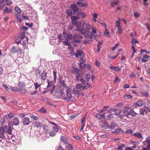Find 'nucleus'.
<instances>
[{
  "instance_id": "0e129e2a",
  "label": "nucleus",
  "mask_w": 150,
  "mask_h": 150,
  "mask_svg": "<svg viewBox=\"0 0 150 150\" xmlns=\"http://www.w3.org/2000/svg\"><path fill=\"white\" fill-rule=\"evenodd\" d=\"M56 133L53 131H51L50 133V135L51 136H54L55 135Z\"/></svg>"
},
{
  "instance_id": "1a4fd4ad",
  "label": "nucleus",
  "mask_w": 150,
  "mask_h": 150,
  "mask_svg": "<svg viewBox=\"0 0 150 150\" xmlns=\"http://www.w3.org/2000/svg\"><path fill=\"white\" fill-rule=\"evenodd\" d=\"M66 96L67 98L65 97L63 98V99L67 101H70V99L72 97V95L70 93V92H66Z\"/></svg>"
},
{
  "instance_id": "c03bdc74",
  "label": "nucleus",
  "mask_w": 150,
  "mask_h": 150,
  "mask_svg": "<svg viewBox=\"0 0 150 150\" xmlns=\"http://www.w3.org/2000/svg\"><path fill=\"white\" fill-rule=\"evenodd\" d=\"M57 71H55V70H54L53 71V76H54V81H56V73Z\"/></svg>"
},
{
  "instance_id": "a211bd4d",
  "label": "nucleus",
  "mask_w": 150,
  "mask_h": 150,
  "mask_svg": "<svg viewBox=\"0 0 150 150\" xmlns=\"http://www.w3.org/2000/svg\"><path fill=\"white\" fill-rule=\"evenodd\" d=\"M47 77V73L45 71H43L41 75V79L42 80H44L46 79Z\"/></svg>"
},
{
  "instance_id": "39448f33",
  "label": "nucleus",
  "mask_w": 150,
  "mask_h": 150,
  "mask_svg": "<svg viewBox=\"0 0 150 150\" xmlns=\"http://www.w3.org/2000/svg\"><path fill=\"white\" fill-rule=\"evenodd\" d=\"M126 108L127 110H124L123 112V113L125 116L128 117L129 115H130V110L131 108L129 107H125Z\"/></svg>"
},
{
  "instance_id": "338daca9",
  "label": "nucleus",
  "mask_w": 150,
  "mask_h": 150,
  "mask_svg": "<svg viewBox=\"0 0 150 150\" xmlns=\"http://www.w3.org/2000/svg\"><path fill=\"white\" fill-rule=\"evenodd\" d=\"M136 76V75L132 72V73L131 74H130V77L131 79H132L134 78Z\"/></svg>"
},
{
  "instance_id": "3c124183",
  "label": "nucleus",
  "mask_w": 150,
  "mask_h": 150,
  "mask_svg": "<svg viewBox=\"0 0 150 150\" xmlns=\"http://www.w3.org/2000/svg\"><path fill=\"white\" fill-rule=\"evenodd\" d=\"M34 85L35 86V89L36 90L40 86V84H39L38 83L36 82L34 83Z\"/></svg>"
},
{
  "instance_id": "6e6d98bb",
  "label": "nucleus",
  "mask_w": 150,
  "mask_h": 150,
  "mask_svg": "<svg viewBox=\"0 0 150 150\" xmlns=\"http://www.w3.org/2000/svg\"><path fill=\"white\" fill-rule=\"evenodd\" d=\"M25 25H27L30 28H31V27H32L33 26V25L32 23H25Z\"/></svg>"
},
{
  "instance_id": "8fccbe9b",
  "label": "nucleus",
  "mask_w": 150,
  "mask_h": 150,
  "mask_svg": "<svg viewBox=\"0 0 150 150\" xmlns=\"http://www.w3.org/2000/svg\"><path fill=\"white\" fill-rule=\"evenodd\" d=\"M86 114L85 116L83 117L82 118L81 120V123H84V122L86 121Z\"/></svg>"
},
{
  "instance_id": "9d476101",
  "label": "nucleus",
  "mask_w": 150,
  "mask_h": 150,
  "mask_svg": "<svg viewBox=\"0 0 150 150\" xmlns=\"http://www.w3.org/2000/svg\"><path fill=\"white\" fill-rule=\"evenodd\" d=\"M70 8L74 12H77L79 10L78 7L74 4L71 6Z\"/></svg>"
},
{
  "instance_id": "473e14b6",
  "label": "nucleus",
  "mask_w": 150,
  "mask_h": 150,
  "mask_svg": "<svg viewBox=\"0 0 150 150\" xmlns=\"http://www.w3.org/2000/svg\"><path fill=\"white\" fill-rule=\"evenodd\" d=\"M15 10L16 12L18 14H20L21 13V10L20 8L18 7H16L15 8Z\"/></svg>"
},
{
  "instance_id": "680f3d73",
  "label": "nucleus",
  "mask_w": 150,
  "mask_h": 150,
  "mask_svg": "<svg viewBox=\"0 0 150 150\" xmlns=\"http://www.w3.org/2000/svg\"><path fill=\"white\" fill-rule=\"evenodd\" d=\"M58 126H57L53 127H52V129L54 131L57 132L58 131Z\"/></svg>"
},
{
  "instance_id": "58836bf2",
  "label": "nucleus",
  "mask_w": 150,
  "mask_h": 150,
  "mask_svg": "<svg viewBox=\"0 0 150 150\" xmlns=\"http://www.w3.org/2000/svg\"><path fill=\"white\" fill-rule=\"evenodd\" d=\"M114 115L112 114H110L107 116V119L110 120L113 117Z\"/></svg>"
},
{
  "instance_id": "4be33fe9",
  "label": "nucleus",
  "mask_w": 150,
  "mask_h": 150,
  "mask_svg": "<svg viewBox=\"0 0 150 150\" xmlns=\"http://www.w3.org/2000/svg\"><path fill=\"white\" fill-rule=\"evenodd\" d=\"M77 53L75 55L76 57H79V56H81L82 54V51L79 50H77Z\"/></svg>"
},
{
  "instance_id": "4468645a",
  "label": "nucleus",
  "mask_w": 150,
  "mask_h": 150,
  "mask_svg": "<svg viewBox=\"0 0 150 150\" xmlns=\"http://www.w3.org/2000/svg\"><path fill=\"white\" fill-rule=\"evenodd\" d=\"M123 131V130L121 128H119L115 129L114 131L112 132L113 133H115L117 134H119L122 133Z\"/></svg>"
},
{
  "instance_id": "393cba45",
  "label": "nucleus",
  "mask_w": 150,
  "mask_h": 150,
  "mask_svg": "<svg viewBox=\"0 0 150 150\" xmlns=\"http://www.w3.org/2000/svg\"><path fill=\"white\" fill-rule=\"evenodd\" d=\"M74 38H77V39H81L83 38V37L80 35L76 34L73 36Z\"/></svg>"
},
{
  "instance_id": "dca6fc26",
  "label": "nucleus",
  "mask_w": 150,
  "mask_h": 150,
  "mask_svg": "<svg viewBox=\"0 0 150 150\" xmlns=\"http://www.w3.org/2000/svg\"><path fill=\"white\" fill-rule=\"evenodd\" d=\"M100 127L104 129L108 128V125L106 123H102L100 125Z\"/></svg>"
},
{
  "instance_id": "bf43d9fd",
  "label": "nucleus",
  "mask_w": 150,
  "mask_h": 150,
  "mask_svg": "<svg viewBox=\"0 0 150 150\" xmlns=\"http://www.w3.org/2000/svg\"><path fill=\"white\" fill-rule=\"evenodd\" d=\"M132 97V96L130 95H125L124 96V98L126 99H128L129 98H131Z\"/></svg>"
},
{
  "instance_id": "864d4df0",
  "label": "nucleus",
  "mask_w": 150,
  "mask_h": 150,
  "mask_svg": "<svg viewBox=\"0 0 150 150\" xmlns=\"http://www.w3.org/2000/svg\"><path fill=\"white\" fill-rule=\"evenodd\" d=\"M78 115V114H74L72 115H71L70 117V119L71 120L72 119L76 117H77Z\"/></svg>"
},
{
  "instance_id": "c9c22d12",
  "label": "nucleus",
  "mask_w": 150,
  "mask_h": 150,
  "mask_svg": "<svg viewBox=\"0 0 150 150\" xmlns=\"http://www.w3.org/2000/svg\"><path fill=\"white\" fill-rule=\"evenodd\" d=\"M30 117L32 118L34 120H37L38 119V117L33 114H30L29 115Z\"/></svg>"
},
{
  "instance_id": "412c9836",
  "label": "nucleus",
  "mask_w": 150,
  "mask_h": 150,
  "mask_svg": "<svg viewBox=\"0 0 150 150\" xmlns=\"http://www.w3.org/2000/svg\"><path fill=\"white\" fill-rule=\"evenodd\" d=\"M65 86V83L64 80H63L61 82H59L58 84V87H60L62 86L64 87Z\"/></svg>"
},
{
  "instance_id": "49530a36",
  "label": "nucleus",
  "mask_w": 150,
  "mask_h": 150,
  "mask_svg": "<svg viewBox=\"0 0 150 150\" xmlns=\"http://www.w3.org/2000/svg\"><path fill=\"white\" fill-rule=\"evenodd\" d=\"M8 116L9 119H11L14 116V114L12 113L11 112L8 114Z\"/></svg>"
},
{
  "instance_id": "052dcab7",
  "label": "nucleus",
  "mask_w": 150,
  "mask_h": 150,
  "mask_svg": "<svg viewBox=\"0 0 150 150\" xmlns=\"http://www.w3.org/2000/svg\"><path fill=\"white\" fill-rule=\"evenodd\" d=\"M83 67H85L88 70H91V66L89 65H87L85 64V65H84V66Z\"/></svg>"
},
{
  "instance_id": "9b49d317",
  "label": "nucleus",
  "mask_w": 150,
  "mask_h": 150,
  "mask_svg": "<svg viewBox=\"0 0 150 150\" xmlns=\"http://www.w3.org/2000/svg\"><path fill=\"white\" fill-rule=\"evenodd\" d=\"M19 123V119L17 117L14 118L12 124L13 125L17 126L18 125Z\"/></svg>"
},
{
  "instance_id": "69168bd1",
  "label": "nucleus",
  "mask_w": 150,
  "mask_h": 150,
  "mask_svg": "<svg viewBox=\"0 0 150 150\" xmlns=\"http://www.w3.org/2000/svg\"><path fill=\"white\" fill-rule=\"evenodd\" d=\"M116 24L117 27L118 28L121 27L120 25V22L119 21H117L116 22Z\"/></svg>"
},
{
  "instance_id": "09e8293b",
  "label": "nucleus",
  "mask_w": 150,
  "mask_h": 150,
  "mask_svg": "<svg viewBox=\"0 0 150 150\" xmlns=\"http://www.w3.org/2000/svg\"><path fill=\"white\" fill-rule=\"evenodd\" d=\"M66 13L68 16H71L72 14V11L71 10H68L66 11Z\"/></svg>"
},
{
  "instance_id": "de8ad7c7",
  "label": "nucleus",
  "mask_w": 150,
  "mask_h": 150,
  "mask_svg": "<svg viewBox=\"0 0 150 150\" xmlns=\"http://www.w3.org/2000/svg\"><path fill=\"white\" fill-rule=\"evenodd\" d=\"M64 87H63L61 88L59 90V93H60V94L62 96L63 95H64Z\"/></svg>"
},
{
  "instance_id": "72a5a7b5",
  "label": "nucleus",
  "mask_w": 150,
  "mask_h": 150,
  "mask_svg": "<svg viewBox=\"0 0 150 150\" xmlns=\"http://www.w3.org/2000/svg\"><path fill=\"white\" fill-rule=\"evenodd\" d=\"M11 11V9H9L7 7H5L4 10V12H6L7 13H8Z\"/></svg>"
},
{
  "instance_id": "2f4dec72",
  "label": "nucleus",
  "mask_w": 150,
  "mask_h": 150,
  "mask_svg": "<svg viewBox=\"0 0 150 150\" xmlns=\"http://www.w3.org/2000/svg\"><path fill=\"white\" fill-rule=\"evenodd\" d=\"M137 113L134 112V110L130 109V115L132 117H134L136 115Z\"/></svg>"
},
{
  "instance_id": "4d7b16f0",
  "label": "nucleus",
  "mask_w": 150,
  "mask_h": 150,
  "mask_svg": "<svg viewBox=\"0 0 150 150\" xmlns=\"http://www.w3.org/2000/svg\"><path fill=\"white\" fill-rule=\"evenodd\" d=\"M56 87V86L54 84H53V85L52 87V88L51 89V90L50 91V92L51 93H53Z\"/></svg>"
},
{
  "instance_id": "c85d7f7f",
  "label": "nucleus",
  "mask_w": 150,
  "mask_h": 150,
  "mask_svg": "<svg viewBox=\"0 0 150 150\" xmlns=\"http://www.w3.org/2000/svg\"><path fill=\"white\" fill-rule=\"evenodd\" d=\"M96 117L99 119H102L103 118H105V114L103 115H100V114H97L96 116Z\"/></svg>"
},
{
  "instance_id": "f3484780",
  "label": "nucleus",
  "mask_w": 150,
  "mask_h": 150,
  "mask_svg": "<svg viewBox=\"0 0 150 150\" xmlns=\"http://www.w3.org/2000/svg\"><path fill=\"white\" fill-rule=\"evenodd\" d=\"M76 4L78 5L81 7H86L87 6V4H84L83 2H77Z\"/></svg>"
},
{
  "instance_id": "f704fd0d",
  "label": "nucleus",
  "mask_w": 150,
  "mask_h": 150,
  "mask_svg": "<svg viewBox=\"0 0 150 150\" xmlns=\"http://www.w3.org/2000/svg\"><path fill=\"white\" fill-rule=\"evenodd\" d=\"M115 111H114L115 112V114L116 115H120L121 112V110L119 109H115Z\"/></svg>"
},
{
  "instance_id": "e433bc0d",
  "label": "nucleus",
  "mask_w": 150,
  "mask_h": 150,
  "mask_svg": "<svg viewBox=\"0 0 150 150\" xmlns=\"http://www.w3.org/2000/svg\"><path fill=\"white\" fill-rule=\"evenodd\" d=\"M84 78L88 81H89L91 79V76L89 74H86L84 76Z\"/></svg>"
},
{
  "instance_id": "cd10ccee",
  "label": "nucleus",
  "mask_w": 150,
  "mask_h": 150,
  "mask_svg": "<svg viewBox=\"0 0 150 150\" xmlns=\"http://www.w3.org/2000/svg\"><path fill=\"white\" fill-rule=\"evenodd\" d=\"M11 51L13 54H15L18 52L17 49L14 46H12Z\"/></svg>"
},
{
  "instance_id": "13d9d810",
  "label": "nucleus",
  "mask_w": 150,
  "mask_h": 150,
  "mask_svg": "<svg viewBox=\"0 0 150 150\" xmlns=\"http://www.w3.org/2000/svg\"><path fill=\"white\" fill-rule=\"evenodd\" d=\"M144 111L143 108L139 110V114L142 115H144Z\"/></svg>"
},
{
  "instance_id": "5701e85b",
  "label": "nucleus",
  "mask_w": 150,
  "mask_h": 150,
  "mask_svg": "<svg viewBox=\"0 0 150 150\" xmlns=\"http://www.w3.org/2000/svg\"><path fill=\"white\" fill-rule=\"evenodd\" d=\"M144 112L148 113L150 112V108L147 106H144L143 108Z\"/></svg>"
},
{
  "instance_id": "603ef678",
  "label": "nucleus",
  "mask_w": 150,
  "mask_h": 150,
  "mask_svg": "<svg viewBox=\"0 0 150 150\" xmlns=\"http://www.w3.org/2000/svg\"><path fill=\"white\" fill-rule=\"evenodd\" d=\"M119 1H117L116 2H115L111 3L110 4V5L113 7H114L115 5H117Z\"/></svg>"
},
{
  "instance_id": "f8f14e48",
  "label": "nucleus",
  "mask_w": 150,
  "mask_h": 150,
  "mask_svg": "<svg viewBox=\"0 0 150 150\" xmlns=\"http://www.w3.org/2000/svg\"><path fill=\"white\" fill-rule=\"evenodd\" d=\"M117 125V124L112 122L110 123V125H108V128L113 129Z\"/></svg>"
},
{
  "instance_id": "0eeeda50",
  "label": "nucleus",
  "mask_w": 150,
  "mask_h": 150,
  "mask_svg": "<svg viewBox=\"0 0 150 150\" xmlns=\"http://www.w3.org/2000/svg\"><path fill=\"white\" fill-rule=\"evenodd\" d=\"M71 19L73 24L76 25L77 23V21L79 19L78 17L75 16H71Z\"/></svg>"
},
{
  "instance_id": "7ed1b4c3",
  "label": "nucleus",
  "mask_w": 150,
  "mask_h": 150,
  "mask_svg": "<svg viewBox=\"0 0 150 150\" xmlns=\"http://www.w3.org/2000/svg\"><path fill=\"white\" fill-rule=\"evenodd\" d=\"M22 122L24 125L27 126L29 125L30 121L29 118L25 117L22 119Z\"/></svg>"
},
{
  "instance_id": "f03ea898",
  "label": "nucleus",
  "mask_w": 150,
  "mask_h": 150,
  "mask_svg": "<svg viewBox=\"0 0 150 150\" xmlns=\"http://www.w3.org/2000/svg\"><path fill=\"white\" fill-rule=\"evenodd\" d=\"M74 73L76 75V77L77 81L81 82L82 84L84 85L88 83L87 81L84 79V78H81L84 75V73L79 69L76 68H74Z\"/></svg>"
},
{
  "instance_id": "6ab92c4d",
  "label": "nucleus",
  "mask_w": 150,
  "mask_h": 150,
  "mask_svg": "<svg viewBox=\"0 0 150 150\" xmlns=\"http://www.w3.org/2000/svg\"><path fill=\"white\" fill-rule=\"evenodd\" d=\"M110 69L116 71H119L121 70V69L118 67H110Z\"/></svg>"
},
{
  "instance_id": "20e7f679",
  "label": "nucleus",
  "mask_w": 150,
  "mask_h": 150,
  "mask_svg": "<svg viewBox=\"0 0 150 150\" xmlns=\"http://www.w3.org/2000/svg\"><path fill=\"white\" fill-rule=\"evenodd\" d=\"M132 135L133 136L136 137L140 139V141H141L143 140V137L140 132H136L135 133H134Z\"/></svg>"
},
{
  "instance_id": "6e6552de",
  "label": "nucleus",
  "mask_w": 150,
  "mask_h": 150,
  "mask_svg": "<svg viewBox=\"0 0 150 150\" xmlns=\"http://www.w3.org/2000/svg\"><path fill=\"white\" fill-rule=\"evenodd\" d=\"M85 61L83 60V57H81L80 58V59L79 61V63L78 64L80 65V67H82L84 66V65L85 64H84Z\"/></svg>"
},
{
  "instance_id": "ddd939ff",
  "label": "nucleus",
  "mask_w": 150,
  "mask_h": 150,
  "mask_svg": "<svg viewBox=\"0 0 150 150\" xmlns=\"http://www.w3.org/2000/svg\"><path fill=\"white\" fill-rule=\"evenodd\" d=\"M145 141L147 144L146 147L150 150V136L146 137L145 138Z\"/></svg>"
},
{
  "instance_id": "2eb2a0df",
  "label": "nucleus",
  "mask_w": 150,
  "mask_h": 150,
  "mask_svg": "<svg viewBox=\"0 0 150 150\" xmlns=\"http://www.w3.org/2000/svg\"><path fill=\"white\" fill-rule=\"evenodd\" d=\"M9 86L10 87V90L11 91L15 92L20 91V89L16 87L11 86Z\"/></svg>"
},
{
  "instance_id": "774afa93",
  "label": "nucleus",
  "mask_w": 150,
  "mask_h": 150,
  "mask_svg": "<svg viewBox=\"0 0 150 150\" xmlns=\"http://www.w3.org/2000/svg\"><path fill=\"white\" fill-rule=\"evenodd\" d=\"M73 92L75 94H79V91L78 90H76L74 88L73 90Z\"/></svg>"
},
{
  "instance_id": "e2e57ef3",
  "label": "nucleus",
  "mask_w": 150,
  "mask_h": 150,
  "mask_svg": "<svg viewBox=\"0 0 150 150\" xmlns=\"http://www.w3.org/2000/svg\"><path fill=\"white\" fill-rule=\"evenodd\" d=\"M2 86L4 88L6 91H8L9 90V88L7 85L6 84H3L2 85Z\"/></svg>"
},
{
  "instance_id": "a18cd8bd",
  "label": "nucleus",
  "mask_w": 150,
  "mask_h": 150,
  "mask_svg": "<svg viewBox=\"0 0 150 150\" xmlns=\"http://www.w3.org/2000/svg\"><path fill=\"white\" fill-rule=\"evenodd\" d=\"M141 94L143 96H145L146 97H147L148 96V93L147 92H142Z\"/></svg>"
},
{
  "instance_id": "a19ab883",
  "label": "nucleus",
  "mask_w": 150,
  "mask_h": 150,
  "mask_svg": "<svg viewBox=\"0 0 150 150\" xmlns=\"http://www.w3.org/2000/svg\"><path fill=\"white\" fill-rule=\"evenodd\" d=\"M18 86L20 88H23L25 87V84L23 82H20L18 84Z\"/></svg>"
},
{
  "instance_id": "c756f323",
  "label": "nucleus",
  "mask_w": 150,
  "mask_h": 150,
  "mask_svg": "<svg viewBox=\"0 0 150 150\" xmlns=\"http://www.w3.org/2000/svg\"><path fill=\"white\" fill-rule=\"evenodd\" d=\"M60 139L62 140L64 143L67 144V141L65 137L64 136H61L60 137Z\"/></svg>"
},
{
  "instance_id": "b1692460",
  "label": "nucleus",
  "mask_w": 150,
  "mask_h": 150,
  "mask_svg": "<svg viewBox=\"0 0 150 150\" xmlns=\"http://www.w3.org/2000/svg\"><path fill=\"white\" fill-rule=\"evenodd\" d=\"M81 42V40L77 39V38H74V37H73V40L72 42V43H80Z\"/></svg>"
},
{
  "instance_id": "7c9ffc66",
  "label": "nucleus",
  "mask_w": 150,
  "mask_h": 150,
  "mask_svg": "<svg viewBox=\"0 0 150 150\" xmlns=\"http://www.w3.org/2000/svg\"><path fill=\"white\" fill-rule=\"evenodd\" d=\"M90 87H91V86L89 83L87 84L84 86H83L82 90H84Z\"/></svg>"
},
{
  "instance_id": "bb28decb",
  "label": "nucleus",
  "mask_w": 150,
  "mask_h": 150,
  "mask_svg": "<svg viewBox=\"0 0 150 150\" xmlns=\"http://www.w3.org/2000/svg\"><path fill=\"white\" fill-rule=\"evenodd\" d=\"M137 106H141L143 105V103L142 101L141 100H139L137 102L136 104Z\"/></svg>"
},
{
  "instance_id": "79ce46f5",
  "label": "nucleus",
  "mask_w": 150,
  "mask_h": 150,
  "mask_svg": "<svg viewBox=\"0 0 150 150\" xmlns=\"http://www.w3.org/2000/svg\"><path fill=\"white\" fill-rule=\"evenodd\" d=\"M82 87L83 86H82V84L81 83H77L75 86L76 88L77 89H80L81 88H82Z\"/></svg>"
},
{
  "instance_id": "f257e3e1",
  "label": "nucleus",
  "mask_w": 150,
  "mask_h": 150,
  "mask_svg": "<svg viewBox=\"0 0 150 150\" xmlns=\"http://www.w3.org/2000/svg\"><path fill=\"white\" fill-rule=\"evenodd\" d=\"M76 30L80 33L83 35L86 38L91 39L94 38L96 40L98 36L96 29L88 23L86 25L85 28H80L78 27Z\"/></svg>"
},
{
  "instance_id": "5fc2aeb1",
  "label": "nucleus",
  "mask_w": 150,
  "mask_h": 150,
  "mask_svg": "<svg viewBox=\"0 0 150 150\" xmlns=\"http://www.w3.org/2000/svg\"><path fill=\"white\" fill-rule=\"evenodd\" d=\"M122 30L121 28V27L120 28H117V33L119 34H121L122 33Z\"/></svg>"
},
{
  "instance_id": "ea45409f",
  "label": "nucleus",
  "mask_w": 150,
  "mask_h": 150,
  "mask_svg": "<svg viewBox=\"0 0 150 150\" xmlns=\"http://www.w3.org/2000/svg\"><path fill=\"white\" fill-rule=\"evenodd\" d=\"M41 126V124L40 122H35V127H40Z\"/></svg>"
},
{
  "instance_id": "aec40b11",
  "label": "nucleus",
  "mask_w": 150,
  "mask_h": 150,
  "mask_svg": "<svg viewBox=\"0 0 150 150\" xmlns=\"http://www.w3.org/2000/svg\"><path fill=\"white\" fill-rule=\"evenodd\" d=\"M65 37H66L65 39L67 40H69L71 39L72 38V34L65 35Z\"/></svg>"
},
{
  "instance_id": "4c0bfd02",
  "label": "nucleus",
  "mask_w": 150,
  "mask_h": 150,
  "mask_svg": "<svg viewBox=\"0 0 150 150\" xmlns=\"http://www.w3.org/2000/svg\"><path fill=\"white\" fill-rule=\"evenodd\" d=\"M105 32L104 33V35H106L109 37H110V35H109L108 34L109 33V32L108 30L106 28H105Z\"/></svg>"
},
{
  "instance_id": "a878e982",
  "label": "nucleus",
  "mask_w": 150,
  "mask_h": 150,
  "mask_svg": "<svg viewBox=\"0 0 150 150\" xmlns=\"http://www.w3.org/2000/svg\"><path fill=\"white\" fill-rule=\"evenodd\" d=\"M125 132L127 134H130L131 136H133L132 134H133V132L132 130L130 129H128L127 130L125 131Z\"/></svg>"
},
{
  "instance_id": "423d86ee",
  "label": "nucleus",
  "mask_w": 150,
  "mask_h": 150,
  "mask_svg": "<svg viewBox=\"0 0 150 150\" xmlns=\"http://www.w3.org/2000/svg\"><path fill=\"white\" fill-rule=\"evenodd\" d=\"M2 132L7 133L9 134H11L12 132V129L11 127H7V128H3Z\"/></svg>"
},
{
  "instance_id": "37998d69",
  "label": "nucleus",
  "mask_w": 150,
  "mask_h": 150,
  "mask_svg": "<svg viewBox=\"0 0 150 150\" xmlns=\"http://www.w3.org/2000/svg\"><path fill=\"white\" fill-rule=\"evenodd\" d=\"M125 146L124 144H121L119 146L116 150H123V148Z\"/></svg>"
}]
</instances>
